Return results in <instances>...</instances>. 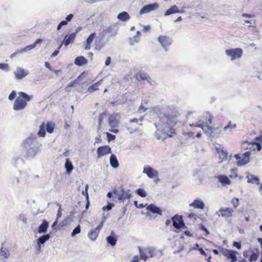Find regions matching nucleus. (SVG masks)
Here are the masks:
<instances>
[{
  "instance_id": "nucleus-1",
  "label": "nucleus",
  "mask_w": 262,
  "mask_h": 262,
  "mask_svg": "<svg viewBox=\"0 0 262 262\" xmlns=\"http://www.w3.org/2000/svg\"><path fill=\"white\" fill-rule=\"evenodd\" d=\"M176 115L166 113L160 117L158 123H155L157 128L155 135L158 140H164L167 137H172L169 133H173L172 127L176 124Z\"/></svg>"
},
{
  "instance_id": "nucleus-2",
  "label": "nucleus",
  "mask_w": 262,
  "mask_h": 262,
  "mask_svg": "<svg viewBox=\"0 0 262 262\" xmlns=\"http://www.w3.org/2000/svg\"><path fill=\"white\" fill-rule=\"evenodd\" d=\"M191 126H195L201 128L205 133L209 136V137L212 140L219 138L222 133V127H213L209 126L208 124H206V123L198 124H191Z\"/></svg>"
},
{
  "instance_id": "nucleus-3",
  "label": "nucleus",
  "mask_w": 262,
  "mask_h": 262,
  "mask_svg": "<svg viewBox=\"0 0 262 262\" xmlns=\"http://www.w3.org/2000/svg\"><path fill=\"white\" fill-rule=\"evenodd\" d=\"M19 97H17L13 104V108L15 111H21L25 109L27 105V101H30L33 96H30L27 93L20 92L18 93Z\"/></svg>"
},
{
  "instance_id": "nucleus-4",
  "label": "nucleus",
  "mask_w": 262,
  "mask_h": 262,
  "mask_svg": "<svg viewBox=\"0 0 262 262\" xmlns=\"http://www.w3.org/2000/svg\"><path fill=\"white\" fill-rule=\"evenodd\" d=\"M114 193L118 199L122 202L126 199L129 200L132 196L131 190L129 189L126 190L122 187L114 189Z\"/></svg>"
},
{
  "instance_id": "nucleus-5",
  "label": "nucleus",
  "mask_w": 262,
  "mask_h": 262,
  "mask_svg": "<svg viewBox=\"0 0 262 262\" xmlns=\"http://www.w3.org/2000/svg\"><path fill=\"white\" fill-rule=\"evenodd\" d=\"M24 148L31 147H41L42 144L38 141L37 135L34 134H30L28 137L24 140L22 143Z\"/></svg>"
},
{
  "instance_id": "nucleus-6",
  "label": "nucleus",
  "mask_w": 262,
  "mask_h": 262,
  "mask_svg": "<svg viewBox=\"0 0 262 262\" xmlns=\"http://www.w3.org/2000/svg\"><path fill=\"white\" fill-rule=\"evenodd\" d=\"M250 155L251 152L250 151H246L242 155L235 154L234 157L238 160L236 165L238 166H242L250 162Z\"/></svg>"
},
{
  "instance_id": "nucleus-7",
  "label": "nucleus",
  "mask_w": 262,
  "mask_h": 262,
  "mask_svg": "<svg viewBox=\"0 0 262 262\" xmlns=\"http://www.w3.org/2000/svg\"><path fill=\"white\" fill-rule=\"evenodd\" d=\"M158 40L165 52H167L168 51L169 47L173 42L172 38L166 35L159 36L158 38Z\"/></svg>"
},
{
  "instance_id": "nucleus-8",
  "label": "nucleus",
  "mask_w": 262,
  "mask_h": 262,
  "mask_svg": "<svg viewBox=\"0 0 262 262\" xmlns=\"http://www.w3.org/2000/svg\"><path fill=\"white\" fill-rule=\"evenodd\" d=\"M243 50L238 48L226 50V55L231 57V60L240 58L243 55Z\"/></svg>"
},
{
  "instance_id": "nucleus-9",
  "label": "nucleus",
  "mask_w": 262,
  "mask_h": 262,
  "mask_svg": "<svg viewBox=\"0 0 262 262\" xmlns=\"http://www.w3.org/2000/svg\"><path fill=\"white\" fill-rule=\"evenodd\" d=\"M41 147H25V157L27 159H33L40 152Z\"/></svg>"
},
{
  "instance_id": "nucleus-10",
  "label": "nucleus",
  "mask_w": 262,
  "mask_h": 262,
  "mask_svg": "<svg viewBox=\"0 0 262 262\" xmlns=\"http://www.w3.org/2000/svg\"><path fill=\"white\" fill-rule=\"evenodd\" d=\"M171 221L173 223V226L176 229H180L186 227L182 215L176 214L171 218Z\"/></svg>"
},
{
  "instance_id": "nucleus-11",
  "label": "nucleus",
  "mask_w": 262,
  "mask_h": 262,
  "mask_svg": "<svg viewBox=\"0 0 262 262\" xmlns=\"http://www.w3.org/2000/svg\"><path fill=\"white\" fill-rule=\"evenodd\" d=\"M105 220V219H104L102 222L100 223V224L97 226V227L93 230H92L89 233H88V237L90 239H91L92 241H95L96 238L98 237V234L101 230V229L102 228L103 224L104 221Z\"/></svg>"
},
{
  "instance_id": "nucleus-12",
  "label": "nucleus",
  "mask_w": 262,
  "mask_h": 262,
  "mask_svg": "<svg viewBox=\"0 0 262 262\" xmlns=\"http://www.w3.org/2000/svg\"><path fill=\"white\" fill-rule=\"evenodd\" d=\"M233 212V209L231 208L222 207L217 211L216 212V214H217L219 216H222V217L227 218L231 217Z\"/></svg>"
},
{
  "instance_id": "nucleus-13",
  "label": "nucleus",
  "mask_w": 262,
  "mask_h": 262,
  "mask_svg": "<svg viewBox=\"0 0 262 262\" xmlns=\"http://www.w3.org/2000/svg\"><path fill=\"white\" fill-rule=\"evenodd\" d=\"M159 7V4L157 3L150 4L143 6L139 11V14L142 15L149 13L156 10Z\"/></svg>"
},
{
  "instance_id": "nucleus-14",
  "label": "nucleus",
  "mask_w": 262,
  "mask_h": 262,
  "mask_svg": "<svg viewBox=\"0 0 262 262\" xmlns=\"http://www.w3.org/2000/svg\"><path fill=\"white\" fill-rule=\"evenodd\" d=\"M29 71L21 67H17L14 72L15 78L17 80H21L29 74Z\"/></svg>"
},
{
  "instance_id": "nucleus-15",
  "label": "nucleus",
  "mask_w": 262,
  "mask_h": 262,
  "mask_svg": "<svg viewBox=\"0 0 262 262\" xmlns=\"http://www.w3.org/2000/svg\"><path fill=\"white\" fill-rule=\"evenodd\" d=\"M118 29L115 26H110L103 30L100 33V36L104 38L106 34H109L111 37H113L117 34Z\"/></svg>"
},
{
  "instance_id": "nucleus-16",
  "label": "nucleus",
  "mask_w": 262,
  "mask_h": 262,
  "mask_svg": "<svg viewBox=\"0 0 262 262\" xmlns=\"http://www.w3.org/2000/svg\"><path fill=\"white\" fill-rule=\"evenodd\" d=\"M111 148L109 146L105 145L100 146L97 150V157L100 158L102 156L111 153Z\"/></svg>"
},
{
  "instance_id": "nucleus-17",
  "label": "nucleus",
  "mask_w": 262,
  "mask_h": 262,
  "mask_svg": "<svg viewBox=\"0 0 262 262\" xmlns=\"http://www.w3.org/2000/svg\"><path fill=\"white\" fill-rule=\"evenodd\" d=\"M238 252L233 250L226 249L223 254L228 258L230 259L232 262H235L237 260V254Z\"/></svg>"
},
{
  "instance_id": "nucleus-18",
  "label": "nucleus",
  "mask_w": 262,
  "mask_h": 262,
  "mask_svg": "<svg viewBox=\"0 0 262 262\" xmlns=\"http://www.w3.org/2000/svg\"><path fill=\"white\" fill-rule=\"evenodd\" d=\"M143 172L145 173L149 178H153L158 174L157 170L149 166L144 167Z\"/></svg>"
},
{
  "instance_id": "nucleus-19",
  "label": "nucleus",
  "mask_w": 262,
  "mask_h": 262,
  "mask_svg": "<svg viewBox=\"0 0 262 262\" xmlns=\"http://www.w3.org/2000/svg\"><path fill=\"white\" fill-rule=\"evenodd\" d=\"M77 32L78 30L75 32L71 33L70 35H66L64 37L62 43H63L65 46H68L69 44L72 43L75 39Z\"/></svg>"
},
{
  "instance_id": "nucleus-20",
  "label": "nucleus",
  "mask_w": 262,
  "mask_h": 262,
  "mask_svg": "<svg viewBox=\"0 0 262 262\" xmlns=\"http://www.w3.org/2000/svg\"><path fill=\"white\" fill-rule=\"evenodd\" d=\"M146 210L154 214H158L160 215H162V210L154 204H150L146 207Z\"/></svg>"
},
{
  "instance_id": "nucleus-21",
  "label": "nucleus",
  "mask_w": 262,
  "mask_h": 262,
  "mask_svg": "<svg viewBox=\"0 0 262 262\" xmlns=\"http://www.w3.org/2000/svg\"><path fill=\"white\" fill-rule=\"evenodd\" d=\"M189 206L192 207L195 209H203L205 207V204L202 200L196 199L189 204Z\"/></svg>"
},
{
  "instance_id": "nucleus-22",
  "label": "nucleus",
  "mask_w": 262,
  "mask_h": 262,
  "mask_svg": "<svg viewBox=\"0 0 262 262\" xmlns=\"http://www.w3.org/2000/svg\"><path fill=\"white\" fill-rule=\"evenodd\" d=\"M24 163V160L21 155L14 156L12 160L11 164L15 167H18L19 165Z\"/></svg>"
},
{
  "instance_id": "nucleus-23",
  "label": "nucleus",
  "mask_w": 262,
  "mask_h": 262,
  "mask_svg": "<svg viewBox=\"0 0 262 262\" xmlns=\"http://www.w3.org/2000/svg\"><path fill=\"white\" fill-rule=\"evenodd\" d=\"M10 255L9 250L5 247H2L0 249V256L3 257L0 259L3 262H6V260L9 257Z\"/></svg>"
},
{
  "instance_id": "nucleus-24",
  "label": "nucleus",
  "mask_w": 262,
  "mask_h": 262,
  "mask_svg": "<svg viewBox=\"0 0 262 262\" xmlns=\"http://www.w3.org/2000/svg\"><path fill=\"white\" fill-rule=\"evenodd\" d=\"M136 79L138 81L147 80L148 83L151 85L152 84L150 81V77L146 73L142 72L138 73L136 75Z\"/></svg>"
},
{
  "instance_id": "nucleus-25",
  "label": "nucleus",
  "mask_w": 262,
  "mask_h": 262,
  "mask_svg": "<svg viewBox=\"0 0 262 262\" xmlns=\"http://www.w3.org/2000/svg\"><path fill=\"white\" fill-rule=\"evenodd\" d=\"M108 123L109 126L112 128H115L117 126L118 121L116 118V115L114 114L109 115L108 118Z\"/></svg>"
},
{
  "instance_id": "nucleus-26",
  "label": "nucleus",
  "mask_w": 262,
  "mask_h": 262,
  "mask_svg": "<svg viewBox=\"0 0 262 262\" xmlns=\"http://www.w3.org/2000/svg\"><path fill=\"white\" fill-rule=\"evenodd\" d=\"M48 227V222L46 220H43L42 222L38 228V233L39 234L46 233L47 231Z\"/></svg>"
},
{
  "instance_id": "nucleus-27",
  "label": "nucleus",
  "mask_w": 262,
  "mask_h": 262,
  "mask_svg": "<svg viewBox=\"0 0 262 262\" xmlns=\"http://www.w3.org/2000/svg\"><path fill=\"white\" fill-rule=\"evenodd\" d=\"M106 240L108 244H110L112 246H115L117 242V237L114 231L111 232L110 235L106 237Z\"/></svg>"
},
{
  "instance_id": "nucleus-28",
  "label": "nucleus",
  "mask_w": 262,
  "mask_h": 262,
  "mask_svg": "<svg viewBox=\"0 0 262 262\" xmlns=\"http://www.w3.org/2000/svg\"><path fill=\"white\" fill-rule=\"evenodd\" d=\"M74 63L78 66H82L88 63V60L84 57L80 56L75 58Z\"/></svg>"
},
{
  "instance_id": "nucleus-29",
  "label": "nucleus",
  "mask_w": 262,
  "mask_h": 262,
  "mask_svg": "<svg viewBox=\"0 0 262 262\" xmlns=\"http://www.w3.org/2000/svg\"><path fill=\"white\" fill-rule=\"evenodd\" d=\"M181 12L179 10L178 7L176 5H173L165 11L164 15L167 16L172 14L179 13Z\"/></svg>"
},
{
  "instance_id": "nucleus-30",
  "label": "nucleus",
  "mask_w": 262,
  "mask_h": 262,
  "mask_svg": "<svg viewBox=\"0 0 262 262\" xmlns=\"http://www.w3.org/2000/svg\"><path fill=\"white\" fill-rule=\"evenodd\" d=\"M64 167L66 169V172L68 174H70L72 172V170H73L74 166H73L72 162L70 160V159L68 158H67L66 159Z\"/></svg>"
},
{
  "instance_id": "nucleus-31",
  "label": "nucleus",
  "mask_w": 262,
  "mask_h": 262,
  "mask_svg": "<svg viewBox=\"0 0 262 262\" xmlns=\"http://www.w3.org/2000/svg\"><path fill=\"white\" fill-rule=\"evenodd\" d=\"M130 17L126 11L122 12L117 15V18L122 21H126L130 19Z\"/></svg>"
},
{
  "instance_id": "nucleus-32",
  "label": "nucleus",
  "mask_w": 262,
  "mask_h": 262,
  "mask_svg": "<svg viewBox=\"0 0 262 262\" xmlns=\"http://www.w3.org/2000/svg\"><path fill=\"white\" fill-rule=\"evenodd\" d=\"M219 181L223 185H229L231 183L230 180L225 175H220L217 177Z\"/></svg>"
},
{
  "instance_id": "nucleus-33",
  "label": "nucleus",
  "mask_w": 262,
  "mask_h": 262,
  "mask_svg": "<svg viewBox=\"0 0 262 262\" xmlns=\"http://www.w3.org/2000/svg\"><path fill=\"white\" fill-rule=\"evenodd\" d=\"M110 163L111 166L114 168H116L119 166V162L116 156L112 154L110 158Z\"/></svg>"
},
{
  "instance_id": "nucleus-34",
  "label": "nucleus",
  "mask_w": 262,
  "mask_h": 262,
  "mask_svg": "<svg viewBox=\"0 0 262 262\" xmlns=\"http://www.w3.org/2000/svg\"><path fill=\"white\" fill-rule=\"evenodd\" d=\"M248 179L247 182L249 183H255L257 185H259L260 183L259 179L258 177L254 176L253 174H249L247 176Z\"/></svg>"
},
{
  "instance_id": "nucleus-35",
  "label": "nucleus",
  "mask_w": 262,
  "mask_h": 262,
  "mask_svg": "<svg viewBox=\"0 0 262 262\" xmlns=\"http://www.w3.org/2000/svg\"><path fill=\"white\" fill-rule=\"evenodd\" d=\"M102 37L101 36V38L97 39L95 42V49L97 50H100L102 48L104 47L106 44V42H105L103 40Z\"/></svg>"
},
{
  "instance_id": "nucleus-36",
  "label": "nucleus",
  "mask_w": 262,
  "mask_h": 262,
  "mask_svg": "<svg viewBox=\"0 0 262 262\" xmlns=\"http://www.w3.org/2000/svg\"><path fill=\"white\" fill-rule=\"evenodd\" d=\"M50 238V235L49 234L43 235L40 236L37 239V245H43Z\"/></svg>"
},
{
  "instance_id": "nucleus-37",
  "label": "nucleus",
  "mask_w": 262,
  "mask_h": 262,
  "mask_svg": "<svg viewBox=\"0 0 262 262\" xmlns=\"http://www.w3.org/2000/svg\"><path fill=\"white\" fill-rule=\"evenodd\" d=\"M217 150L219 154V158L221 159V162L227 159L228 156V152L227 151L221 149H217Z\"/></svg>"
},
{
  "instance_id": "nucleus-38",
  "label": "nucleus",
  "mask_w": 262,
  "mask_h": 262,
  "mask_svg": "<svg viewBox=\"0 0 262 262\" xmlns=\"http://www.w3.org/2000/svg\"><path fill=\"white\" fill-rule=\"evenodd\" d=\"M46 124L45 122H42L41 124L39 126V130H38L37 136H39L40 137H45L46 136Z\"/></svg>"
},
{
  "instance_id": "nucleus-39",
  "label": "nucleus",
  "mask_w": 262,
  "mask_h": 262,
  "mask_svg": "<svg viewBox=\"0 0 262 262\" xmlns=\"http://www.w3.org/2000/svg\"><path fill=\"white\" fill-rule=\"evenodd\" d=\"M19 182V178L17 177L12 176L10 178L9 183L12 186H17Z\"/></svg>"
},
{
  "instance_id": "nucleus-40",
  "label": "nucleus",
  "mask_w": 262,
  "mask_h": 262,
  "mask_svg": "<svg viewBox=\"0 0 262 262\" xmlns=\"http://www.w3.org/2000/svg\"><path fill=\"white\" fill-rule=\"evenodd\" d=\"M47 132L50 134L54 132L55 124L52 122H48L46 125Z\"/></svg>"
},
{
  "instance_id": "nucleus-41",
  "label": "nucleus",
  "mask_w": 262,
  "mask_h": 262,
  "mask_svg": "<svg viewBox=\"0 0 262 262\" xmlns=\"http://www.w3.org/2000/svg\"><path fill=\"white\" fill-rule=\"evenodd\" d=\"M135 192L137 194L142 198L145 197L147 195L146 192L142 188H138L136 189Z\"/></svg>"
},
{
  "instance_id": "nucleus-42",
  "label": "nucleus",
  "mask_w": 262,
  "mask_h": 262,
  "mask_svg": "<svg viewBox=\"0 0 262 262\" xmlns=\"http://www.w3.org/2000/svg\"><path fill=\"white\" fill-rule=\"evenodd\" d=\"M81 232V227L79 225H77V227L73 230L71 236L72 237L75 236L76 235L80 233Z\"/></svg>"
},
{
  "instance_id": "nucleus-43",
  "label": "nucleus",
  "mask_w": 262,
  "mask_h": 262,
  "mask_svg": "<svg viewBox=\"0 0 262 262\" xmlns=\"http://www.w3.org/2000/svg\"><path fill=\"white\" fill-rule=\"evenodd\" d=\"M259 257V253L258 252L254 253L253 252L252 254L251 255V256L249 258V261L252 262L253 261H256Z\"/></svg>"
},
{
  "instance_id": "nucleus-44",
  "label": "nucleus",
  "mask_w": 262,
  "mask_h": 262,
  "mask_svg": "<svg viewBox=\"0 0 262 262\" xmlns=\"http://www.w3.org/2000/svg\"><path fill=\"white\" fill-rule=\"evenodd\" d=\"M0 69L6 72H8L10 71L9 64L4 63H0Z\"/></svg>"
},
{
  "instance_id": "nucleus-45",
  "label": "nucleus",
  "mask_w": 262,
  "mask_h": 262,
  "mask_svg": "<svg viewBox=\"0 0 262 262\" xmlns=\"http://www.w3.org/2000/svg\"><path fill=\"white\" fill-rule=\"evenodd\" d=\"M236 127V124H231V121H229L227 124V125H226V126H225L224 128H223V130H227L228 129H234L235 128V127Z\"/></svg>"
},
{
  "instance_id": "nucleus-46",
  "label": "nucleus",
  "mask_w": 262,
  "mask_h": 262,
  "mask_svg": "<svg viewBox=\"0 0 262 262\" xmlns=\"http://www.w3.org/2000/svg\"><path fill=\"white\" fill-rule=\"evenodd\" d=\"M18 219L19 221L23 222L25 224H27V219L24 214H20L18 216Z\"/></svg>"
},
{
  "instance_id": "nucleus-47",
  "label": "nucleus",
  "mask_w": 262,
  "mask_h": 262,
  "mask_svg": "<svg viewBox=\"0 0 262 262\" xmlns=\"http://www.w3.org/2000/svg\"><path fill=\"white\" fill-rule=\"evenodd\" d=\"M96 36V33H92L91 34L89 37H88L86 40V42H88V43H91L94 40L95 37Z\"/></svg>"
},
{
  "instance_id": "nucleus-48",
  "label": "nucleus",
  "mask_w": 262,
  "mask_h": 262,
  "mask_svg": "<svg viewBox=\"0 0 262 262\" xmlns=\"http://www.w3.org/2000/svg\"><path fill=\"white\" fill-rule=\"evenodd\" d=\"M34 48H35L34 45L32 44V45L27 46L26 47H25V48H24L23 49H21L20 51V52H21V53L26 52H27L28 51H30L33 49H34Z\"/></svg>"
},
{
  "instance_id": "nucleus-49",
  "label": "nucleus",
  "mask_w": 262,
  "mask_h": 262,
  "mask_svg": "<svg viewBox=\"0 0 262 262\" xmlns=\"http://www.w3.org/2000/svg\"><path fill=\"white\" fill-rule=\"evenodd\" d=\"M106 137H107V140L108 142L113 141L116 138V136L115 135L111 134V133H109L108 132L106 133Z\"/></svg>"
},
{
  "instance_id": "nucleus-50",
  "label": "nucleus",
  "mask_w": 262,
  "mask_h": 262,
  "mask_svg": "<svg viewBox=\"0 0 262 262\" xmlns=\"http://www.w3.org/2000/svg\"><path fill=\"white\" fill-rule=\"evenodd\" d=\"M97 90H98V88H97V83L91 85L88 88V91L89 92H90V93H92V92H93L94 91H96Z\"/></svg>"
},
{
  "instance_id": "nucleus-51",
  "label": "nucleus",
  "mask_w": 262,
  "mask_h": 262,
  "mask_svg": "<svg viewBox=\"0 0 262 262\" xmlns=\"http://www.w3.org/2000/svg\"><path fill=\"white\" fill-rule=\"evenodd\" d=\"M106 116V114L105 113H102L99 115L98 117V122H99V125L100 126L103 119L104 118V117Z\"/></svg>"
},
{
  "instance_id": "nucleus-52",
  "label": "nucleus",
  "mask_w": 262,
  "mask_h": 262,
  "mask_svg": "<svg viewBox=\"0 0 262 262\" xmlns=\"http://www.w3.org/2000/svg\"><path fill=\"white\" fill-rule=\"evenodd\" d=\"M16 96V92L15 91H12V92L10 94L8 99L10 101H12L14 99Z\"/></svg>"
},
{
  "instance_id": "nucleus-53",
  "label": "nucleus",
  "mask_w": 262,
  "mask_h": 262,
  "mask_svg": "<svg viewBox=\"0 0 262 262\" xmlns=\"http://www.w3.org/2000/svg\"><path fill=\"white\" fill-rule=\"evenodd\" d=\"M114 204L111 203H108V204L106 206H104L102 207L103 210H110L112 209V207H113Z\"/></svg>"
},
{
  "instance_id": "nucleus-54",
  "label": "nucleus",
  "mask_w": 262,
  "mask_h": 262,
  "mask_svg": "<svg viewBox=\"0 0 262 262\" xmlns=\"http://www.w3.org/2000/svg\"><path fill=\"white\" fill-rule=\"evenodd\" d=\"M56 205L59 207V209L58 210L57 214V219H58L59 217H61L62 215L61 212V205L59 203H56Z\"/></svg>"
},
{
  "instance_id": "nucleus-55",
  "label": "nucleus",
  "mask_w": 262,
  "mask_h": 262,
  "mask_svg": "<svg viewBox=\"0 0 262 262\" xmlns=\"http://www.w3.org/2000/svg\"><path fill=\"white\" fill-rule=\"evenodd\" d=\"M139 253H140V256L141 257V258L144 260H146L148 256H147L143 251L142 250V249L139 248Z\"/></svg>"
},
{
  "instance_id": "nucleus-56",
  "label": "nucleus",
  "mask_w": 262,
  "mask_h": 262,
  "mask_svg": "<svg viewBox=\"0 0 262 262\" xmlns=\"http://www.w3.org/2000/svg\"><path fill=\"white\" fill-rule=\"evenodd\" d=\"M231 203L234 208H236L239 205V200L237 198H234L232 200Z\"/></svg>"
},
{
  "instance_id": "nucleus-57",
  "label": "nucleus",
  "mask_w": 262,
  "mask_h": 262,
  "mask_svg": "<svg viewBox=\"0 0 262 262\" xmlns=\"http://www.w3.org/2000/svg\"><path fill=\"white\" fill-rule=\"evenodd\" d=\"M76 80H77V79H76V80H74V81H73L70 82L69 83V84L68 85V86L66 88V89H65L66 91H69V89L70 88H71V87H73V86H74L75 84V82H76Z\"/></svg>"
},
{
  "instance_id": "nucleus-58",
  "label": "nucleus",
  "mask_w": 262,
  "mask_h": 262,
  "mask_svg": "<svg viewBox=\"0 0 262 262\" xmlns=\"http://www.w3.org/2000/svg\"><path fill=\"white\" fill-rule=\"evenodd\" d=\"M133 39H134V41L131 40L130 41V44L131 45H134L135 42H138L139 41V37H138V36H136V35L134 36L133 37ZM130 40H132V39L130 38Z\"/></svg>"
},
{
  "instance_id": "nucleus-59",
  "label": "nucleus",
  "mask_w": 262,
  "mask_h": 262,
  "mask_svg": "<svg viewBox=\"0 0 262 262\" xmlns=\"http://www.w3.org/2000/svg\"><path fill=\"white\" fill-rule=\"evenodd\" d=\"M88 185H86L85 190H83L82 192V194L86 196V200L89 199V194L88 193Z\"/></svg>"
},
{
  "instance_id": "nucleus-60",
  "label": "nucleus",
  "mask_w": 262,
  "mask_h": 262,
  "mask_svg": "<svg viewBox=\"0 0 262 262\" xmlns=\"http://www.w3.org/2000/svg\"><path fill=\"white\" fill-rule=\"evenodd\" d=\"M252 145H255L258 151H259L261 149L262 146L259 143L253 142L252 143Z\"/></svg>"
},
{
  "instance_id": "nucleus-61",
  "label": "nucleus",
  "mask_w": 262,
  "mask_h": 262,
  "mask_svg": "<svg viewBox=\"0 0 262 262\" xmlns=\"http://www.w3.org/2000/svg\"><path fill=\"white\" fill-rule=\"evenodd\" d=\"M212 116L211 115H210V114H207V116L206 117V120H207V122H206V124H207V123L211 124L212 123Z\"/></svg>"
},
{
  "instance_id": "nucleus-62",
  "label": "nucleus",
  "mask_w": 262,
  "mask_h": 262,
  "mask_svg": "<svg viewBox=\"0 0 262 262\" xmlns=\"http://www.w3.org/2000/svg\"><path fill=\"white\" fill-rule=\"evenodd\" d=\"M200 226L201 230H202V231L205 232L206 235H208L209 234V231L207 230V229L203 224H200Z\"/></svg>"
},
{
  "instance_id": "nucleus-63",
  "label": "nucleus",
  "mask_w": 262,
  "mask_h": 262,
  "mask_svg": "<svg viewBox=\"0 0 262 262\" xmlns=\"http://www.w3.org/2000/svg\"><path fill=\"white\" fill-rule=\"evenodd\" d=\"M233 246L236 247L238 250H240L242 248L240 243L237 242H234L233 243Z\"/></svg>"
},
{
  "instance_id": "nucleus-64",
  "label": "nucleus",
  "mask_w": 262,
  "mask_h": 262,
  "mask_svg": "<svg viewBox=\"0 0 262 262\" xmlns=\"http://www.w3.org/2000/svg\"><path fill=\"white\" fill-rule=\"evenodd\" d=\"M74 15L73 14H69V15H68L67 16V17H66V20L68 21V22H69L73 18Z\"/></svg>"
}]
</instances>
